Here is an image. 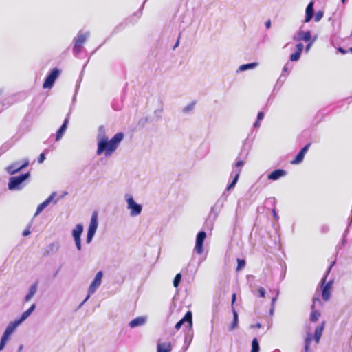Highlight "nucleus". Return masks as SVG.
<instances>
[{"mask_svg":"<svg viewBox=\"0 0 352 352\" xmlns=\"http://www.w3.org/2000/svg\"><path fill=\"white\" fill-rule=\"evenodd\" d=\"M124 138V134L121 132L116 133L110 140L105 135V128L100 126L98 129L97 136L98 148L96 153L100 155L104 153L105 156L111 155L118 147L120 143Z\"/></svg>","mask_w":352,"mask_h":352,"instance_id":"1","label":"nucleus"},{"mask_svg":"<svg viewBox=\"0 0 352 352\" xmlns=\"http://www.w3.org/2000/svg\"><path fill=\"white\" fill-rule=\"evenodd\" d=\"M30 177V173L29 172L21 174L19 176L11 177L8 184V189L10 190H21L24 186V182L29 179Z\"/></svg>","mask_w":352,"mask_h":352,"instance_id":"2","label":"nucleus"},{"mask_svg":"<svg viewBox=\"0 0 352 352\" xmlns=\"http://www.w3.org/2000/svg\"><path fill=\"white\" fill-rule=\"evenodd\" d=\"M89 36L90 32L89 31L82 32L80 30L78 32L77 36L74 38L73 53L76 56H78L80 53L83 44L87 41Z\"/></svg>","mask_w":352,"mask_h":352,"instance_id":"3","label":"nucleus"},{"mask_svg":"<svg viewBox=\"0 0 352 352\" xmlns=\"http://www.w3.org/2000/svg\"><path fill=\"white\" fill-rule=\"evenodd\" d=\"M124 199L127 204V209L130 210V215L131 217H136L141 214L142 206L136 203L131 194H126Z\"/></svg>","mask_w":352,"mask_h":352,"instance_id":"4","label":"nucleus"},{"mask_svg":"<svg viewBox=\"0 0 352 352\" xmlns=\"http://www.w3.org/2000/svg\"><path fill=\"white\" fill-rule=\"evenodd\" d=\"M98 226V212L95 211L92 213L90 223L87 230V234L86 238V242L87 243H90L92 241L93 238L96 232Z\"/></svg>","mask_w":352,"mask_h":352,"instance_id":"5","label":"nucleus"},{"mask_svg":"<svg viewBox=\"0 0 352 352\" xmlns=\"http://www.w3.org/2000/svg\"><path fill=\"white\" fill-rule=\"evenodd\" d=\"M98 226V212L95 211L92 213L90 223L87 230V234L86 238V242L87 243H90L92 241L93 238L96 232Z\"/></svg>","mask_w":352,"mask_h":352,"instance_id":"6","label":"nucleus"},{"mask_svg":"<svg viewBox=\"0 0 352 352\" xmlns=\"http://www.w3.org/2000/svg\"><path fill=\"white\" fill-rule=\"evenodd\" d=\"M60 74V70L57 67L52 69L50 74L46 76L43 82V87L44 89H50L53 87L56 80L58 78Z\"/></svg>","mask_w":352,"mask_h":352,"instance_id":"7","label":"nucleus"},{"mask_svg":"<svg viewBox=\"0 0 352 352\" xmlns=\"http://www.w3.org/2000/svg\"><path fill=\"white\" fill-rule=\"evenodd\" d=\"M84 227L81 223H78L72 230V236L74 238L76 248L80 251L82 250L81 235L83 232Z\"/></svg>","mask_w":352,"mask_h":352,"instance_id":"8","label":"nucleus"},{"mask_svg":"<svg viewBox=\"0 0 352 352\" xmlns=\"http://www.w3.org/2000/svg\"><path fill=\"white\" fill-rule=\"evenodd\" d=\"M206 238V232L205 231H199L197 234L194 251L198 254H201L204 252V242Z\"/></svg>","mask_w":352,"mask_h":352,"instance_id":"9","label":"nucleus"},{"mask_svg":"<svg viewBox=\"0 0 352 352\" xmlns=\"http://www.w3.org/2000/svg\"><path fill=\"white\" fill-rule=\"evenodd\" d=\"M103 276V272L102 271H99L96 276L94 277V280L91 283L89 289H88V294L91 295L93 294L97 289L100 287L102 283V278Z\"/></svg>","mask_w":352,"mask_h":352,"instance_id":"10","label":"nucleus"},{"mask_svg":"<svg viewBox=\"0 0 352 352\" xmlns=\"http://www.w3.org/2000/svg\"><path fill=\"white\" fill-rule=\"evenodd\" d=\"M312 39L311 32L309 30L308 31H304L301 30V28L298 31L297 33H296L293 36V40L294 41H309V40Z\"/></svg>","mask_w":352,"mask_h":352,"instance_id":"11","label":"nucleus"},{"mask_svg":"<svg viewBox=\"0 0 352 352\" xmlns=\"http://www.w3.org/2000/svg\"><path fill=\"white\" fill-rule=\"evenodd\" d=\"M188 322L189 329H192V315L191 311H187L186 314H185L184 317L176 323L175 328L177 330H179L182 327V326L184 324V322Z\"/></svg>","mask_w":352,"mask_h":352,"instance_id":"12","label":"nucleus"},{"mask_svg":"<svg viewBox=\"0 0 352 352\" xmlns=\"http://www.w3.org/2000/svg\"><path fill=\"white\" fill-rule=\"evenodd\" d=\"M314 15V1H311L307 5L305 10V17L304 23H309Z\"/></svg>","mask_w":352,"mask_h":352,"instance_id":"13","label":"nucleus"},{"mask_svg":"<svg viewBox=\"0 0 352 352\" xmlns=\"http://www.w3.org/2000/svg\"><path fill=\"white\" fill-rule=\"evenodd\" d=\"M286 175V170L283 169H276L267 175V178L270 180L276 181L285 176Z\"/></svg>","mask_w":352,"mask_h":352,"instance_id":"14","label":"nucleus"},{"mask_svg":"<svg viewBox=\"0 0 352 352\" xmlns=\"http://www.w3.org/2000/svg\"><path fill=\"white\" fill-rule=\"evenodd\" d=\"M146 320H147L146 316H139V317H137V318L133 319L132 320H131L130 322L129 323V326L131 328H135L138 327H141L146 324Z\"/></svg>","mask_w":352,"mask_h":352,"instance_id":"15","label":"nucleus"},{"mask_svg":"<svg viewBox=\"0 0 352 352\" xmlns=\"http://www.w3.org/2000/svg\"><path fill=\"white\" fill-rule=\"evenodd\" d=\"M245 164V161L243 160H236L235 164L232 167V172L231 173V176L237 175V177L240 176V173L243 166Z\"/></svg>","mask_w":352,"mask_h":352,"instance_id":"16","label":"nucleus"},{"mask_svg":"<svg viewBox=\"0 0 352 352\" xmlns=\"http://www.w3.org/2000/svg\"><path fill=\"white\" fill-rule=\"evenodd\" d=\"M21 324V322L18 319H16L14 321H11L6 327L4 332L12 336V334L15 331V330Z\"/></svg>","mask_w":352,"mask_h":352,"instance_id":"17","label":"nucleus"},{"mask_svg":"<svg viewBox=\"0 0 352 352\" xmlns=\"http://www.w3.org/2000/svg\"><path fill=\"white\" fill-rule=\"evenodd\" d=\"M69 123V118H66L61 125V126L59 128V129L56 132V141L60 140L63 135H64Z\"/></svg>","mask_w":352,"mask_h":352,"instance_id":"18","label":"nucleus"},{"mask_svg":"<svg viewBox=\"0 0 352 352\" xmlns=\"http://www.w3.org/2000/svg\"><path fill=\"white\" fill-rule=\"evenodd\" d=\"M38 287V283L35 282L34 284H32L28 291V293L25 296L24 300L25 302H29L32 297L35 295Z\"/></svg>","mask_w":352,"mask_h":352,"instance_id":"19","label":"nucleus"},{"mask_svg":"<svg viewBox=\"0 0 352 352\" xmlns=\"http://www.w3.org/2000/svg\"><path fill=\"white\" fill-rule=\"evenodd\" d=\"M193 338V331L192 329H188L187 332L186 333L184 338V349L186 351L189 347L192 340Z\"/></svg>","mask_w":352,"mask_h":352,"instance_id":"20","label":"nucleus"},{"mask_svg":"<svg viewBox=\"0 0 352 352\" xmlns=\"http://www.w3.org/2000/svg\"><path fill=\"white\" fill-rule=\"evenodd\" d=\"M36 309V305L32 304L28 309L25 311L20 318H18V320L22 323L23 321H25L30 316V314L34 311Z\"/></svg>","mask_w":352,"mask_h":352,"instance_id":"21","label":"nucleus"},{"mask_svg":"<svg viewBox=\"0 0 352 352\" xmlns=\"http://www.w3.org/2000/svg\"><path fill=\"white\" fill-rule=\"evenodd\" d=\"M324 322H322L320 326H318L315 329L314 340L316 343H318L320 340V338L322 335V332L324 330Z\"/></svg>","mask_w":352,"mask_h":352,"instance_id":"22","label":"nucleus"},{"mask_svg":"<svg viewBox=\"0 0 352 352\" xmlns=\"http://www.w3.org/2000/svg\"><path fill=\"white\" fill-rule=\"evenodd\" d=\"M172 345L170 342H162L157 344V352H170Z\"/></svg>","mask_w":352,"mask_h":352,"instance_id":"23","label":"nucleus"},{"mask_svg":"<svg viewBox=\"0 0 352 352\" xmlns=\"http://www.w3.org/2000/svg\"><path fill=\"white\" fill-rule=\"evenodd\" d=\"M232 314H233V321L229 328L230 331H232V330L235 329L236 328H237L238 323H239L238 314H237V311L234 308V307H232Z\"/></svg>","mask_w":352,"mask_h":352,"instance_id":"24","label":"nucleus"},{"mask_svg":"<svg viewBox=\"0 0 352 352\" xmlns=\"http://www.w3.org/2000/svg\"><path fill=\"white\" fill-rule=\"evenodd\" d=\"M316 300H318L319 301V299L318 298H314V304L312 305L311 306V308H312V311L311 313V316H310V320L311 322H315L316 321L319 316H320V314L318 311H316V310H314V305H315V301Z\"/></svg>","mask_w":352,"mask_h":352,"instance_id":"25","label":"nucleus"},{"mask_svg":"<svg viewBox=\"0 0 352 352\" xmlns=\"http://www.w3.org/2000/svg\"><path fill=\"white\" fill-rule=\"evenodd\" d=\"M258 65V63L257 62H253V63H247V64H243V65H241L239 67V71L243 72V71H246L248 69H254L256 67H257Z\"/></svg>","mask_w":352,"mask_h":352,"instance_id":"26","label":"nucleus"},{"mask_svg":"<svg viewBox=\"0 0 352 352\" xmlns=\"http://www.w3.org/2000/svg\"><path fill=\"white\" fill-rule=\"evenodd\" d=\"M20 165H21V162L18 161V162H14L13 164H10V166H8L7 168H6V170L7 172L10 174V175H14L15 173H16L17 172H14V170H16V169L20 166Z\"/></svg>","mask_w":352,"mask_h":352,"instance_id":"27","label":"nucleus"},{"mask_svg":"<svg viewBox=\"0 0 352 352\" xmlns=\"http://www.w3.org/2000/svg\"><path fill=\"white\" fill-rule=\"evenodd\" d=\"M312 340V335L311 333L308 332L306 338L305 339V346L304 350L305 352H308L309 349V345Z\"/></svg>","mask_w":352,"mask_h":352,"instance_id":"28","label":"nucleus"},{"mask_svg":"<svg viewBox=\"0 0 352 352\" xmlns=\"http://www.w3.org/2000/svg\"><path fill=\"white\" fill-rule=\"evenodd\" d=\"M305 155L299 151L298 153L296 155L295 158L291 162V164H298L301 163L303 161Z\"/></svg>","mask_w":352,"mask_h":352,"instance_id":"29","label":"nucleus"},{"mask_svg":"<svg viewBox=\"0 0 352 352\" xmlns=\"http://www.w3.org/2000/svg\"><path fill=\"white\" fill-rule=\"evenodd\" d=\"M214 210V208H212L211 209V212H210V214L209 215V217L208 219L206 220V223H205V226L207 228H212V226H213V221L215 220L216 217H217V214H215L212 219V221H210V218L212 217V212H213Z\"/></svg>","mask_w":352,"mask_h":352,"instance_id":"30","label":"nucleus"},{"mask_svg":"<svg viewBox=\"0 0 352 352\" xmlns=\"http://www.w3.org/2000/svg\"><path fill=\"white\" fill-rule=\"evenodd\" d=\"M285 73H289V70H288V67H287V64L285 65L283 67V73L280 75V76L279 77V78L278 79L276 84L283 83L285 80L287 76L284 75L283 73H285Z\"/></svg>","mask_w":352,"mask_h":352,"instance_id":"31","label":"nucleus"},{"mask_svg":"<svg viewBox=\"0 0 352 352\" xmlns=\"http://www.w3.org/2000/svg\"><path fill=\"white\" fill-rule=\"evenodd\" d=\"M260 346L259 343L256 338H254L252 341V349L251 352H259Z\"/></svg>","mask_w":352,"mask_h":352,"instance_id":"32","label":"nucleus"},{"mask_svg":"<svg viewBox=\"0 0 352 352\" xmlns=\"http://www.w3.org/2000/svg\"><path fill=\"white\" fill-rule=\"evenodd\" d=\"M47 206H49V204L45 200L43 202H42L41 204H39L37 206L36 211L34 214V216L38 215Z\"/></svg>","mask_w":352,"mask_h":352,"instance_id":"33","label":"nucleus"},{"mask_svg":"<svg viewBox=\"0 0 352 352\" xmlns=\"http://www.w3.org/2000/svg\"><path fill=\"white\" fill-rule=\"evenodd\" d=\"M233 176H234V178H233L232 182L228 185L223 194H225L226 191H229L230 190L232 189L235 186L236 184L237 183L239 177H237V175H233Z\"/></svg>","mask_w":352,"mask_h":352,"instance_id":"34","label":"nucleus"},{"mask_svg":"<svg viewBox=\"0 0 352 352\" xmlns=\"http://www.w3.org/2000/svg\"><path fill=\"white\" fill-rule=\"evenodd\" d=\"M195 106V102H190V104H188V105H186V107H184V109L182 110L183 113H190V111H192L194 109Z\"/></svg>","mask_w":352,"mask_h":352,"instance_id":"35","label":"nucleus"},{"mask_svg":"<svg viewBox=\"0 0 352 352\" xmlns=\"http://www.w3.org/2000/svg\"><path fill=\"white\" fill-rule=\"evenodd\" d=\"M326 278H327V275H325L322 278V279L321 280L322 288L330 290L333 281L332 280H329L327 283H326L325 285H323L324 284L325 281H326Z\"/></svg>","mask_w":352,"mask_h":352,"instance_id":"36","label":"nucleus"},{"mask_svg":"<svg viewBox=\"0 0 352 352\" xmlns=\"http://www.w3.org/2000/svg\"><path fill=\"white\" fill-rule=\"evenodd\" d=\"M330 294H331L330 290L327 289H322V298L324 301L329 300V299L330 298Z\"/></svg>","mask_w":352,"mask_h":352,"instance_id":"37","label":"nucleus"},{"mask_svg":"<svg viewBox=\"0 0 352 352\" xmlns=\"http://www.w3.org/2000/svg\"><path fill=\"white\" fill-rule=\"evenodd\" d=\"M181 280H182L181 274H179V273L177 274L173 279V286L175 287H177L181 282Z\"/></svg>","mask_w":352,"mask_h":352,"instance_id":"38","label":"nucleus"},{"mask_svg":"<svg viewBox=\"0 0 352 352\" xmlns=\"http://www.w3.org/2000/svg\"><path fill=\"white\" fill-rule=\"evenodd\" d=\"M300 55H301V53L298 52H295L294 53L290 55V57H289V59L291 61H297L300 59Z\"/></svg>","mask_w":352,"mask_h":352,"instance_id":"39","label":"nucleus"},{"mask_svg":"<svg viewBox=\"0 0 352 352\" xmlns=\"http://www.w3.org/2000/svg\"><path fill=\"white\" fill-rule=\"evenodd\" d=\"M28 165H29V160L28 159H24L23 160V163L21 164V165H20V166H19L16 169V170H14V172H19L22 169H23L24 168L27 167Z\"/></svg>","mask_w":352,"mask_h":352,"instance_id":"40","label":"nucleus"},{"mask_svg":"<svg viewBox=\"0 0 352 352\" xmlns=\"http://www.w3.org/2000/svg\"><path fill=\"white\" fill-rule=\"evenodd\" d=\"M316 40V37H314L312 39L309 40V41H307V44L306 45L305 48V51L306 53L309 52V50L311 49V46L313 45Z\"/></svg>","mask_w":352,"mask_h":352,"instance_id":"41","label":"nucleus"},{"mask_svg":"<svg viewBox=\"0 0 352 352\" xmlns=\"http://www.w3.org/2000/svg\"><path fill=\"white\" fill-rule=\"evenodd\" d=\"M162 111H163V109L162 108H160V109H157L155 110L154 116H155V118L156 120H160L162 119Z\"/></svg>","mask_w":352,"mask_h":352,"instance_id":"42","label":"nucleus"},{"mask_svg":"<svg viewBox=\"0 0 352 352\" xmlns=\"http://www.w3.org/2000/svg\"><path fill=\"white\" fill-rule=\"evenodd\" d=\"M324 16V12L322 10H318L314 15V21L316 22L320 21Z\"/></svg>","mask_w":352,"mask_h":352,"instance_id":"43","label":"nucleus"},{"mask_svg":"<svg viewBox=\"0 0 352 352\" xmlns=\"http://www.w3.org/2000/svg\"><path fill=\"white\" fill-rule=\"evenodd\" d=\"M245 261L244 259H240V258L237 259V267H236L237 271H239L241 269H243L245 267Z\"/></svg>","mask_w":352,"mask_h":352,"instance_id":"44","label":"nucleus"},{"mask_svg":"<svg viewBox=\"0 0 352 352\" xmlns=\"http://www.w3.org/2000/svg\"><path fill=\"white\" fill-rule=\"evenodd\" d=\"M57 194L56 192H53L50 195V197H48L45 201L47 202V204H50L54 199V198L56 197Z\"/></svg>","mask_w":352,"mask_h":352,"instance_id":"45","label":"nucleus"},{"mask_svg":"<svg viewBox=\"0 0 352 352\" xmlns=\"http://www.w3.org/2000/svg\"><path fill=\"white\" fill-rule=\"evenodd\" d=\"M10 337H11V335H10L9 333H6V332H3V333L1 338V340H3L4 342H6L7 343L8 341L10 339Z\"/></svg>","mask_w":352,"mask_h":352,"instance_id":"46","label":"nucleus"},{"mask_svg":"<svg viewBox=\"0 0 352 352\" xmlns=\"http://www.w3.org/2000/svg\"><path fill=\"white\" fill-rule=\"evenodd\" d=\"M311 145V143H307L306 145H305L301 149H300V152L302 153H303L304 155L306 154V153L307 152V151L309 150V146Z\"/></svg>","mask_w":352,"mask_h":352,"instance_id":"47","label":"nucleus"},{"mask_svg":"<svg viewBox=\"0 0 352 352\" xmlns=\"http://www.w3.org/2000/svg\"><path fill=\"white\" fill-rule=\"evenodd\" d=\"M125 27L124 25H123L122 23H120V25H118V26L116 27V28L113 30V34H116L118 32H120V30H122Z\"/></svg>","mask_w":352,"mask_h":352,"instance_id":"48","label":"nucleus"},{"mask_svg":"<svg viewBox=\"0 0 352 352\" xmlns=\"http://www.w3.org/2000/svg\"><path fill=\"white\" fill-rule=\"evenodd\" d=\"M296 52L299 51L300 53H302V52L304 49L303 43H297L296 45Z\"/></svg>","mask_w":352,"mask_h":352,"instance_id":"49","label":"nucleus"},{"mask_svg":"<svg viewBox=\"0 0 352 352\" xmlns=\"http://www.w3.org/2000/svg\"><path fill=\"white\" fill-rule=\"evenodd\" d=\"M45 160V153H41L38 158V162L39 164H42Z\"/></svg>","mask_w":352,"mask_h":352,"instance_id":"50","label":"nucleus"},{"mask_svg":"<svg viewBox=\"0 0 352 352\" xmlns=\"http://www.w3.org/2000/svg\"><path fill=\"white\" fill-rule=\"evenodd\" d=\"M258 293L260 297L263 298L265 295V290L263 287H259L258 289Z\"/></svg>","mask_w":352,"mask_h":352,"instance_id":"51","label":"nucleus"},{"mask_svg":"<svg viewBox=\"0 0 352 352\" xmlns=\"http://www.w3.org/2000/svg\"><path fill=\"white\" fill-rule=\"evenodd\" d=\"M80 82H81V79L80 78V79L77 81V83H76V90H75L74 96V97H73V100H75V98H76V94H77V92H78V90L79 87H80Z\"/></svg>","mask_w":352,"mask_h":352,"instance_id":"52","label":"nucleus"},{"mask_svg":"<svg viewBox=\"0 0 352 352\" xmlns=\"http://www.w3.org/2000/svg\"><path fill=\"white\" fill-rule=\"evenodd\" d=\"M148 118L147 117L142 118L139 120V124H141L142 126H144V124L148 122Z\"/></svg>","mask_w":352,"mask_h":352,"instance_id":"53","label":"nucleus"},{"mask_svg":"<svg viewBox=\"0 0 352 352\" xmlns=\"http://www.w3.org/2000/svg\"><path fill=\"white\" fill-rule=\"evenodd\" d=\"M264 118V113L263 111H260L258 113V115H257V120H260L261 121Z\"/></svg>","mask_w":352,"mask_h":352,"instance_id":"54","label":"nucleus"},{"mask_svg":"<svg viewBox=\"0 0 352 352\" xmlns=\"http://www.w3.org/2000/svg\"><path fill=\"white\" fill-rule=\"evenodd\" d=\"M31 233L30 232V227L27 228L23 232V236H27L28 235H30Z\"/></svg>","mask_w":352,"mask_h":352,"instance_id":"55","label":"nucleus"},{"mask_svg":"<svg viewBox=\"0 0 352 352\" xmlns=\"http://www.w3.org/2000/svg\"><path fill=\"white\" fill-rule=\"evenodd\" d=\"M6 342L2 340H0V351H1L6 346Z\"/></svg>","mask_w":352,"mask_h":352,"instance_id":"56","label":"nucleus"},{"mask_svg":"<svg viewBox=\"0 0 352 352\" xmlns=\"http://www.w3.org/2000/svg\"><path fill=\"white\" fill-rule=\"evenodd\" d=\"M146 1V0H145V1L143 2V3H142V6L140 7V12H138L137 13H135V15H137L138 17H140V16H141V14H142V9H143V8H144V3H145Z\"/></svg>","mask_w":352,"mask_h":352,"instance_id":"57","label":"nucleus"},{"mask_svg":"<svg viewBox=\"0 0 352 352\" xmlns=\"http://www.w3.org/2000/svg\"><path fill=\"white\" fill-rule=\"evenodd\" d=\"M90 296L91 295L88 294V295L87 296L85 299L79 305L78 309L82 307V306L84 305V303L89 298Z\"/></svg>","mask_w":352,"mask_h":352,"instance_id":"58","label":"nucleus"},{"mask_svg":"<svg viewBox=\"0 0 352 352\" xmlns=\"http://www.w3.org/2000/svg\"><path fill=\"white\" fill-rule=\"evenodd\" d=\"M338 52H340V53H342V54H345L346 53H348V51L344 50V48L341 47H339L338 48Z\"/></svg>","mask_w":352,"mask_h":352,"instance_id":"59","label":"nucleus"},{"mask_svg":"<svg viewBox=\"0 0 352 352\" xmlns=\"http://www.w3.org/2000/svg\"><path fill=\"white\" fill-rule=\"evenodd\" d=\"M180 36H181V34H179V37H178L175 44L173 46V50H175L179 46Z\"/></svg>","mask_w":352,"mask_h":352,"instance_id":"60","label":"nucleus"},{"mask_svg":"<svg viewBox=\"0 0 352 352\" xmlns=\"http://www.w3.org/2000/svg\"><path fill=\"white\" fill-rule=\"evenodd\" d=\"M236 299V295L235 293H234L232 296V307H233V304L235 302Z\"/></svg>","mask_w":352,"mask_h":352,"instance_id":"61","label":"nucleus"},{"mask_svg":"<svg viewBox=\"0 0 352 352\" xmlns=\"http://www.w3.org/2000/svg\"><path fill=\"white\" fill-rule=\"evenodd\" d=\"M266 28L269 29L271 27V21L269 19L265 23Z\"/></svg>","mask_w":352,"mask_h":352,"instance_id":"62","label":"nucleus"},{"mask_svg":"<svg viewBox=\"0 0 352 352\" xmlns=\"http://www.w3.org/2000/svg\"><path fill=\"white\" fill-rule=\"evenodd\" d=\"M322 232H329V226H323L322 227Z\"/></svg>","mask_w":352,"mask_h":352,"instance_id":"63","label":"nucleus"},{"mask_svg":"<svg viewBox=\"0 0 352 352\" xmlns=\"http://www.w3.org/2000/svg\"><path fill=\"white\" fill-rule=\"evenodd\" d=\"M260 122H261L260 120H256V122H254V128H258V127H259V126H260V125H261Z\"/></svg>","mask_w":352,"mask_h":352,"instance_id":"64","label":"nucleus"}]
</instances>
